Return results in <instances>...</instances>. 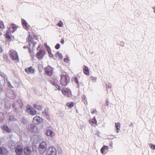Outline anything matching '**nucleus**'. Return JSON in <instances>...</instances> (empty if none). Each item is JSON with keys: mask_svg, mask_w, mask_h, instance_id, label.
Wrapping results in <instances>:
<instances>
[{"mask_svg": "<svg viewBox=\"0 0 155 155\" xmlns=\"http://www.w3.org/2000/svg\"><path fill=\"white\" fill-rule=\"evenodd\" d=\"M7 56L6 55H5L3 56V58L5 61H6L7 60Z\"/></svg>", "mask_w": 155, "mask_h": 155, "instance_id": "nucleus-43", "label": "nucleus"}, {"mask_svg": "<svg viewBox=\"0 0 155 155\" xmlns=\"http://www.w3.org/2000/svg\"><path fill=\"white\" fill-rule=\"evenodd\" d=\"M90 78L94 81H96L97 79V78L96 77H94L93 76H91L90 77Z\"/></svg>", "mask_w": 155, "mask_h": 155, "instance_id": "nucleus-39", "label": "nucleus"}, {"mask_svg": "<svg viewBox=\"0 0 155 155\" xmlns=\"http://www.w3.org/2000/svg\"><path fill=\"white\" fill-rule=\"evenodd\" d=\"M16 154L18 155H21L23 152V147L21 145H18L15 150Z\"/></svg>", "mask_w": 155, "mask_h": 155, "instance_id": "nucleus-8", "label": "nucleus"}, {"mask_svg": "<svg viewBox=\"0 0 155 155\" xmlns=\"http://www.w3.org/2000/svg\"><path fill=\"white\" fill-rule=\"evenodd\" d=\"M48 51L49 54V56L50 57H52L53 56V55L52 54V53H51V50H49L48 49Z\"/></svg>", "mask_w": 155, "mask_h": 155, "instance_id": "nucleus-38", "label": "nucleus"}, {"mask_svg": "<svg viewBox=\"0 0 155 155\" xmlns=\"http://www.w3.org/2000/svg\"><path fill=\"white\" fill-rule=\"evenodd\" d=\"M32 40L33 38L32 36L31 35L29 34L27 39V41L30 42L31 41H32Z\"/></svg>", "mask_w": 155, "mask_h": 155, "instance_id": "nucleus-29", "label": "nucleus"}, {"mask_svg": "<svg viewBox=\"0 0 155 155\" xmlns=\"http://www.w3.org/2000/svg\"><path fill=\"white\" fill-rule=\"evenodd\" d=\"M64 41L63 39H62L61 41V43L62 44H64Z\"/></svg>", "mask_w": 155, "mask_h": 155, "instance_id": "nucleus-45", "label": "nucleus"}, {"mask_svg": "<svg viewBox=\"0 0 155 155\" xmlns=\"http://www.w3.org/2000/svg\"><path fill=\"white\" fill-rule=\"evenodd\" d=\"M57 25L59 27H62L63 25V22L61 20H60L59 23H58Z\"/></svg>", "mask_w": 155, "mask_h": 155, "instance_id": "nucleus-34", "label": "nucleus"}, {"mask_svg": "<svg viewBox=\"0 0 155 155\" xmlns=\"http://www.w3.org/2000/svg\"><path fill=\"white\" fill-rule=\"evenodd\" d=\"M39 46L37 48V49L38 50V48H39Z\"/></svg>", "mask_w": 155, "mask_h": 155, "instance_id": "nucleus-53", "label": "nucleus"}, {"mask_svg": "<svg viewBox=\"0 0 155 155\" xmlns=\"http://www.w3.org/2000/svg\"><path fill=\"white\" fill-rule=\"evenodd\" d=\"M86 97L85 96H83L82 97V99L84 102H85L84 101L86 100Z\"/></svg>", "mask_w": 155, "mask_h": 155, "instance_id": "nucleus-42", "label": "nucleus"}, {"mask_svg": "<svg viewBox=\"0 0 155 155\" xmlns=\"http://www.w3.org/2000/svg\"><path fill=\"white\" fill-rule=\"evenodd\" d=\"M3 129L6 131L10 133L11 131V129L7 126H4L3 127Z\"/></svg>", "mask_w": 155, "mask_h": 155, "instance_id": "nucleus-25", "label": "nucleus"}, {"mask_svg": "<svg viewBox=\"0 0 155 155\" xmlns=\"http://www.w3.org/2000/svg\"><path fill=\"white\" fill-rule=\"evenodd\" d=\"M47 148V143L46 141H43L41 142L38 147V151L41 154L45 153Z\"/></svg>", "mask_w": 155, "mask_h": 155, "instance_id": "nucleus-1", "label": "nucleus"}, {"mask_svg": "<svg viewBox=\"0 0 155 155\" xmlns=\"http://www.w3.org/2000/svg\"><path fill=\"white\" fill-rule=\"evenodd\" d=\"M6 38L8 39H9L11 38V36L10 35V33L7 31L5 34Z\"/></svg>", "mask_w": 155, "mask_h": 155, "instance_id": "nucleus-32", "label": "nucleus"}, {"mask_svg": "<svg viewBox=\"0 0 155 155\" xmlns=\"http://www.w3.org/2000/svg\"><path fill=\"white\" fill-rule=\"evenodd\" d=\"M29 47H30V46L28 47L27 46H24V47H23V48H24V49H26L27 48H29Z\"/></svg>", "mask_w": 155, "mask_h": 155, "instance_id": "nucleus-47", "label": "nucleus"}, {"mask_svg": "<svg viewBox=\"0 0 155 155\" xmlns=\"http://www.w3.org/2000/svg\"><path fill=\"white\" fill-rule=\"evenodd\" d=\"M83 70L85 74L87 75H89V69L87 67L84 66V68L83 69Z\"/></svg>", "mask_w": 155, "mask_h": 155, "instance_id": "nucleus-22", "label": "nucleus"}, {"mask_svg": "<svg viewBox=\"0 0 155 155\" xmlns=\"http://www.w3.org/2000/svg\"><path fill=\"white\" fill-rule=\"evenodd\" d=\"M45 54V51L44 50H41L37 53L36 54L37 57L40 59H41L43 58Z\"/></svg>", "mask_w": 155, "mask_h": 155, "instance_id": "nucleus-9", "label": "nucleus"}, {"mask_svg": "<svg viewBox=\"0 0 155 155\" xmlns=\"http://www.w3.org/2000/svg\"><path fill=\"white\" fill-rule=\"evenodd\" d=\"M46 134L48 136L52 137L54 135V133L51 130L47 129L46 131Z\"/></svg>", "mask_w": 155, "mask_h": 155, "instance_id": "nucleus-12", "label": "nucleus"}, {"mask_svg": "<svg viewBox=\"0 0 155 155\" xmlns=\"http://www.w3.org/2000/svg\"><path fill=\"white\" fill-rule=\"evenodd\" d=\"M56 153L57 151L55 147H50L47 149L45 155H56Z\"/></svg>", "mask_w": 155, "mask_h": 155, "instance_id": "nucleus-4", "label": "nucleus"}, {"mask_svg": "<svg viewBox=\"0 0 155 155\" xmlns=\"http://www.w3.org/2000/svg\"><path fill=\"white\" fill-rule=\"evenodd\" d=\"M24 152L26 155H29L31 153V150L28 147H25L24 149Z\"/></svg>", "mask_w": 155, "mask_h": 155, "instance_id": "nucleus-15", "label": "nucleus"}, {"mask_svg": "<svg viewBox=\"0 0 155 155\" xmlns=\"http://www.w3.org/2000/svg\"><path fill=\"white\" fill-rule=\"evenodd\" d=\"M69 81L70 78L69 76L66 75H61L60 82L62 85H65Z\"/></svg>", "mask_w": 155, "mask_h": 155, "instance_id": "nucleus-3", "label": "nucleus"}, {"mask_svg": "<svg viewBox=\"0 0 155 155\" xmlns=\"http://www.w3.org/2000/svg\"><path fill=\"white\" fill-rule=\"evenodd\" d=\"M57 80H54V82H53V85L55 86L58 90L59 91L61 90V88L56 84V82H57Z\"/></svg>", "mask_w": 155, "mask_h": 155, "instance_id": "nucleus-23", "label": "nucleus"}, {"mask_svg": "<svg viewBox=\"0 0 155 155\" xmlns=\"http://www.w3.org/2000/svg\"><path fill=\"white\" fill-rule=\"evenodd\" d=\"M91 112L92 114H94L97 112V111L96 110L93 109L91 110Z\"/></svg>", "mask_w": 155, "mask_h": 155, "instance_id": "nucleus-40", "label": "nucleus"}, {"mask_svg": "<svg viewBox=\"0 0 155 155\" xmlns=\"http://www.w3.org/2000/svg\"><path fill=\"white\" fill-rule=\"evenodd\" d=\"M152 8L154 9V10L153 11L154 13H155V7Z\"/></svg>", "mask_w": 155, "mask_h": 155, "instance_id": "nucleus-50", "label": "nucleus"}, {"mask_svg": "<svg viewBox=\"0 0 155 155\" xmlns=\"http://www.w3.org/2000/svg\"><path fill=\"white\" fill-rule=\"evenodd\" d=\"M67 106L70 108H71L74 106L73 102H69L67 104Z\"/></svg>", "mask_w": 155, "mask_h": 155, "instance_id": "nucleus-30", "label": "nucleus"}, {"mask_svg": "<svg viewBox=\"0 0 155 155\" xmlns=\"http://www.w3.org/2000/svg\"><path fill=\"white\" fill-rule=\"evenodd\" d=\"M26 111L32 115H35L36 113L35 110L29 105H28L27 107Z\"/></svg>", "mask_w": 155, "mask_h": 155, "instance_id": "nucleus-6", "label": "nucleus"}, {"mask_svg": "<svg viewBox=\"0 0 155 155\" xmlns=\"http://www.w3.org/2000/svg\"><path fill=\"white\" fill-rule=\"evenodd\" d=\"M108 147L107 146H104L101 149V153L104 154L106 153V151L108 149Z\"/></svg>", "mask_w": 155, "mask_h": 155, "instance_id": "nucleus-13", "label": "nucleus"}, {"mask_svg": "<svg viewBox=\"0 0 155 155\" xmlns=\"http://www.w3.org/2000/svg\"><path fill=\"white\" fill-rule=\"evenodd\" d=\"M9 55L11 58L16 63L18 62L19 59L17 52L13 50H11L9 51Z\"/></svg>", "mask_w": 155, "mask_h": 155, "instance_id": "nucleus-2", "label": "nucleus"}, {"mask_svg": "<svg viewBox=\"0 0 155 155\" xmlns=\"http://www.w3.org/2000/svg\"><path fill=\"white\" fill-rule=\"evenodd\" d=\"M5 28V26L4 23L2 21H0V29L2 30L3 28Z\"/></svg>", "mask_w": 155, "mask_h": 155, "instance_id": "nucleus-31", "label": "nucleus"}, {"mask_svg": "<svg viewBox=\"0 0 155 155\" xmlns=\"http://www.w3.org/2000/svg\"><path fill=\"white\" fill-rule=\"evenodd\" d=\"M8 120L10 122L15 121L17 120L13 116H10L9 117Z\"/></svg>", "mask_w": 155, "mask_h": 155, "instance_id": "nucleus-26", "label": "nucleus"}, {"mask_svg": "<svg viewBox=\"0 0 155 155\" xmlns=\"http://www.w3.org/2000/svg\"><path fill=\"white\" fill-rule=\"evenodd\" d=\"M89 122L92 126H94L95 124H96L97 121L95 119V117H94L93 119L89 120Z\"/></svg>", "mask_w": 155, "mask_h": 155, "instance_id": "nucleus-19", "label": "nucleus"}, {"mask_svg": "<svg viewBox=\"0 0 155 155\" xmlns=\"http://www.w3.org/2000/svg\"><path fill=\"white\" fill-rule=\"evenodd\" d=\"M15 142L11 140L9 143V147L10 148L13 149L15 148Z\"/></svg>", "mask_w": 155, "mask_h": 155, "instance_id": "nucleus-16", "label": "nucleus"}, {"mask_svg": "<svg viewBox=\"0 0 155 155\" xmlns=\"http://www.w3.org/2000/svg\"><path fill=\"white\" fill-rule=\"evenodd\" d=\"M2 87L1 85H0V91L2 90Z\"/></svg>", "mask_w": 155, "mask_h": 155, "instance_id": "nucleus-46", "label": "nucleus"}, {"mask_svg": "<svg viewBox=\"0 0 155 155\" xmlns=\"http://www.w3.org/2000/svg\"><path fill=\"white\" fill-rule=\"evenodd\" d=\"M37 135H34L32 136L31 138V141L33 143H37Z\"/></svg>", "mask_w": 155, "mask_h": 155, "instance_id": "nucleus-14", "label": "nucleus"}, {"mask_svg": "<svg viewBox=\"0 0 155 155\" xmlns=\"http://www.w3.org/2000/svg\"><path fill=\"white\" fill-rule=\"evenodd\" d=\"M115 127L117 129H119L120 127V124L119 123H115Z\"/></svg>", "mask_w": 155, "mask_h": 155, "instance_id": "nucleus-36", "label": "nucleus"}, {"mask_svg": "<svg viewBox=\"0 0 155 155\" xmlns=\"http://www.w3.org/2000/svg\"><path fill=\"white\" fill-rule=\"evenodd\" d=\"M25 71L28 73H33L34 71V70L32 68V67H28L25 69Z\"/></svg>", "mask_w": 155, "mask_h": 155, "instance_id": "nucleus-17", "label": "nucleus"}, {"mask_svg": "<svg viewBox=\"0 0 155 155\" xmlns=\"http://www.w3.org/2000/svg\"><path fill=\"white\" fill-rule=\"evenodd\" d=\"M34 107L39 110H41L42 109V106L41 105H39L37 104H33Z\"/></svg>", "mask_w": 155, "mask_h": 155, "instance_id": "nucleus-24", "label": "nucleus"}, {"mask_svg": "<svg viewBox=\"0 0 155 155\" xmlns=\"http://www.w3.org/2000/svg\"><path fill=\"white\" fill-rule=\"evenodd\" d=\"M2 34V33L1 32H0V35H1Z\"/></svg>", "mask_w": 155, "mask_h": 155, "instance_id": "nucleus-52", "label": "nucleus"}, {"mask_svg": "<svg viewBox=\"0 0 155 155\" xmlns=\"http://www.w3.org/2000/svg\"><path fill=\"white\" fill-rule=\"evenodd\" d=\"M60 47V45L59 44H57L55 46V48L57 49H58Z\"/></svg>", "mask_w": 155, "mask_h": 155, "instance_id": "nucleus-41", "label": "nucleus"}, {"mask_svg": "<svg viewBox=\"0 0 155 155\" xmlns=\"http://www.w3.org/2000/svg\"><path fill=\"white\" fill-rule=\"evenodd\" d=\"M8 153L7 150L4 147H0V155H7Z\"/></svg>", "mask_w": 155, "mask_h": 155, "instance_id": "nucleus-11", "label": "nucleus"}, {"mask_svg": "<svg viewBox=\"0 0 155 155\" xmlns=\"http://www.w3.org/2000/svg\"><path fill=\"white\" fill-rule=\"evenodd\" d=\"M68 61H69L68 59L67 58H64V61L66 63H68Z\"/></svg>", "mask_w": 155, "mask_h": 155, "instance_id": "nucleus-44", "label": "nucleus"}, {"mask_svg": "<svg viewBox=\"0 0 155 155\" xmlns=\"http://www.w3.org/2000/svg\"><path fill=\"white\" fill-rule=\"evenodd\" d=\"M29 52L30 54V55L32 57H34V52H33V51H31V49L30 47H29Z\"/></svg>", "mask_w": 155, "mask_h": 155, "instance_id": "nucleus-33", "label": "nucleus"}, {"mask_svg": "<svg viewBox=\"0 0 155 155\" xmlns=\"http://www.w3.org/2000/svg\"><path fill=\"white\" fill-rule=\"evenodd\" d=\"M16 28H17L15 25V24H12V25L10 26L9 30V31L13 32L16 30Z\"/></svg>", "mask_w": 155, "mask_h": 155, "instance_id": "nucleus-20", "label": "nucleus"}, {"mask_svg": "<svg viewBox=\"0 0 155 155\" xmlns=\"http://www.w3.org/2000/svg\"><path fill=\"white\" fill-rule=\"evenodd\" d=\"M106 104H107V106H108V104H107V103H106Z\"/></svg>", "mask_w": 155, "mask_h": 155, "instance_id": "nucleus-54", "label": "nucleus"}, {"mask_svg": "<svg viewBox=\"0 0 155 155\" xmlns=\"http://www.w3.org/2000/svg\"><path fill=\"white\" fill-rule=\"evenodd\" d=\"M74 79V81L79 86V83L78 78L77 77H75Z\"/></svg>", "mask_w": 155, "mask_h": 155, "instance_id": "nucleus-35", "label": "nucleus"}, {"mask_svg": "<svg viewBox=\"0 0 155 155\" xmlns=\"http://www.w3.org/2000/svg\"><path fill=\"white\" fill-rule=\"evenodd\" d=\"M32 44L33 45V47H32V49H33L35 47V44L34 43H32Z\"/></svg>", "mask_w": 155, "mask_h": 155, "instance_id": "nucleus-48", "label": "nucleus"}, {"mask_svg": "<svg viewBox=\"0 0 155 155\" xmlns=\"http://www.w3.org/2000/svg\"><path fill=\"white\" fill-rule=\"evenodd\" d=\"M47 50H48V49L49 50H50V48L49 47H47Z\"/></svg>", "mask_w": 155, "mask_h": 155, "instance_id": "nucleus-51", "label": "nucleus"}, {"mask_svg": "<svg viewBox=\"0 0 155 155\" xmlns=\"http://www.w3.org/2000/svg\"><path fill=\"white\" fill-rule=\"evenodd\" d=\"M149 146L152 149H155V144L154 145L152 143H150L149 144Z\"/></svg>", "mask_w": 155, "mask_h": 155, "instance_id": "nucleus-37", "label": "nucleus"}, {"mask_svg": "<svg viewBox=\"0 0 155 155\" xmlns=\"http://www.w3.org/2000/svg\"><path fill=\"white\" fill-rule=\"evenodd\" d=\"M42 113L44 116L45 117L48 119H49V117L48 115V109L47 108H45V110L43 111Z\"/></svg>", "mask_w": 155, "mask_h": 155, "instance_id": "nucleus-18", "label": "nucleus"}, {"mask_svg": "<svg viewBox=\"0 0 155 155\" xmlns=\"http://www.w3.org/2000/svg\"><path fill=\"white\" fill-rule=\"evenodd\" d=\"M62 93L64 95L69 97L71 94L70 90L68 88H64L62 89Z\"/></svg>", "mask_w": 155, "mask_h": 155, "instance_id": "nucleus-7", "label": "nucleus"}, {"mask_svg": "<svg viewBox=\"0 0 155 155\" xmlns=\"http://www.w3.org/2000/svg\"><path fill=\"white\" fill-rule=\"evenodd\" d=\"M45 73L49 76H51L52 74V68L50 66H48L45 68Z\"/></svg>", "mask_w": 155, "mask_h": 155, "instance_id": "nucleus-10", "label": "nucleus"}, {"mask_svg": "<svg viewBox=\"0 0 155 155\" xmlns=\"http://www.w3.org/2000/svg\"><path fill=\"white\" fill-rule=\"evenodd\" d=\"M43 122L42 119L38 116H36L33 119V122L35 124H39Z\"/></svg>", "mask_w": 155, "mask_h": 155, "instance_id": "nucleus-5", "label": "nucleus"}, {"mask_svg": "<svg viewBox=\"0 0 155 155\" xmlns=\"http://www.w3.org/2000/svg\"><path fill=\"white\" fill-rule=\"evenodd\" d=\"M37 143L42 140L43 139V137L41 135H37Z\"/></svg>", "mask_w": 155, "mask_h": 155, "instance_id": "nucleus-28", "label": "nucleus"}, {"mask_svg": "<svg viewBox=\"0 0 155 155\" xmlns=\"http://www.w3.org/2000/svg\"><path fill=\"white\" fill-rule=\"evenodd\" d=\"M55 56L56 57H58L59 59H61L62 58V56L61 54L58 51L55 54Z\"/></svg>", "mask_w": 155, "mask_h": 155, "instance_id": "nucleus-27", "label": "nucleus"}, {"mask_svg": "<svg viewBox=\"0 0 155 155\" xmlns=\"http://www.w3.org/2000/svg\"><path fill=\"white\" fill-rule=\"evenodd\" d=\"M21 22L24 28L25 29H28V23L24 19H22L21 20Z\"/></svg>", "mask_w": 155, "mask_h": 155, "instance_id": "nucleus-21", "label": "nucleus"}, {"mask_svg": "<svg viewBox=\"0 0 155 155\" xmlns=\"http://www.w3.org/2000/svg\"><path fill=\"white\" fill-rule=\"evenodd\" d=\"M120 130V129L119 128V129H117V133H118L119 131Z\"/></svg>", "mask_w": 155, "mask_h": 155, "instance_id": "nucleus-49", "label": "nucleus"}]
</instances>
